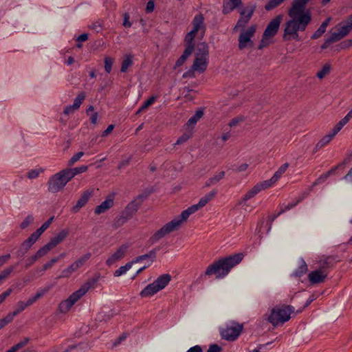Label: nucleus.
Listing matches in <instances>:
<instances>
[{
  "label": "nucleus",
  "instance_id": "nucleus-1",
  "mask_svg": "<svg viewBox=\"0 0 352 352\" xmlns=\"http://www.w3.org/2000/svg\"><path fill=\"white\" fill-rule=\"evenodd\" d=\"M311 0H294L287 14L289 19L284 25V41L299 40V32H304L311 21V13L306 9Z\"/></svg>",
  "mask_w": 352,
  "mask_h": 352
},
{
  "label": "nucleus",
  "instance_id": "nucleus-2",
  "mask_svg": "<svg viewBox=\"0 0 352 352\" xmlns=\"http://www.w3.org/2000/svg\"><path fill=\"white\" fill-rule=\"evenodd\" d=\"M216 195L217 191L213 190L204 195L200 199L199 201L197 204L192 205L186 210L182 211L180 215L175 217L172 221L168 222L160 229L157 230L150 237L149 242L151 244L155 243L170 232L178 230L180 227L187 221L190 215L205 206L209 201L214 198Z\"/></svg>",
  "mask_w": 352,
  "mask_h": 352
},
{
  "label": "nucleus",
  "instance_id": "nucleus-3",
  "mask_svg": "<svg viewBox=\"0 0 352 352\" xmlns=\"http://www.w3.org/2000/svg\"><path fill=\"white\" fill-rule=\"evenodd\" d=\"M243 259L242 254H236L228 257L222 258L209 265L205 271V276H214L217 279L224 278L231 269L239 264Z\"/></svg>",
  "mask_w": 352,
  "mask_h": 352
},
{
  "label": "nucleus",
  "instance_id": "nucleus-4",
  "mask_svg": "<svg viewBox=\"0 0 352 352\" xmlns=\"http://www.w3.org/2000/svg\"><path fill=\"white\" fill-rule=\"evenodd\" d=\"M100 278L99 275H95L89 278L78 290L73 292L66 300H63L58 306V310L62 314L68 312L72 306L91 288H94Z\"/></svg>",
  "mask_w": 352,
  "mask_h": 352
},
{
  "label": "nucleus",
  "instance_id": "nucleus-5",
  "mask_svg": "<svg viewBox=\"0 0 352 352\" xmlns=\"http://www.w3.org/2000/svg\"><path fill=\"white\" fill-rule=\"evenodd\" d=\"M208 46L206 43H199L195 54V60L192 65V69L199 73L204 72L208 65Z\"/></svg>",
  "mask_w": 352,
  "mask_h": 352
},
{
  "label": "nucleus",
  "instance_id": "nucleus-6",
  "mask_svg": "<svg viewBox=\"0 0 352 352\" xmlns=\"http://www.w3.org/2000/svg\"><path fill=\"white\" fill-rule=\"evenodd\" d=\"M294 311V308L290 305L276 306L271 310L267 320L273 326L283 324L290 319V315Z\"/></svg>",
  "mask_w": 352,
  "mask_h": 352
},
{
  "label": "nucleus",
  "instance_id": "nucleus-7",
  "mask_svg": "<svg viewBox=\"0 0 352 352\" xmlns=\"http://www.w3.org/2000/svg\"><path fill=\"white\" fill-rule=\"evenodd\" d=\"M65 169L52 176L48 182V190L51 192H58L62 190L66 184L71 181Z\"/></svg>",
  "mask_w": 352,
  "mask_h": 352
},
{
  "label": "nucleus",
  "instance_id": "nucleus-8",
  "mask_svg": "<svg viewBox=\"0 0 352 352\" xmlns=\"http://www.w3.org/2000/svg\"><path fill=\"white\" fill-rule=\"evenodd\" d=\"M243 329V324L235 321H230L220 328V335L223 340L234 341L240 336Z\"/></svg>",
  "mask_w": 352,
  "mask_h": 352
},
{
  "label": "nucleus",
  "instance_id": "nucleus-9",
  "mask_svg": "<svg viewBox=\"0 0 352 352\" xmlns=\"http://www.w3.org/2000/svg\"><path fill=\"white\" fill-rule=\"evenodd\" d=\"M256 25H251L246 30H243L239 36V49L240 50L254 47L252 38L256 32Z\"/></svg>",
  "mask_w": 352,
  "mask_h": 352
},
{
  "label": "nucleus",
  "instance_id": "nucleus-10",
  "mask_svg": "<svg viewBox=\"0 0 352 352\" xmlns=\"http://www.w3.org/2000/svg\"><path fill=\"white\" fill-rule=\"evenodd\" d=\"M91 254L87 252L82 256L76 260L69 266L63 270L61 274L58 276V278H69L70 276L78 269L81 268L91 258Z\"/></svg>",
  "mask_w": 352,
  "mask_h": 352
},
{
  "label": "nucleus",
  "instance_id": "nucleus-11",
  "mask_svg": "<svg viewBox=\"0 0 352 352\" xmlns=\"http://www.w3.org/2000/svg\"><path fill=\"white\" fill-rule=\"evenodd\" d=\"M261 190L254 185L251 189L238 200L236 206H241L242 209L247 212H251L254 209V207L248 202L250 199L254 198Z\"/></svg>",
  "mask_w": 352,
  "mask_h": 352
},
{
  "label": "nucleus",
  "instance_id": "nucleus-12",
  "mask_svg": "<svg viewBox=\"0 0 352 352\" xmlns=\"http://www.w3.org/2000/svg\"><path fill=\"white\" fill-rule=\"evenodd\" d=\"M282 20L283 15L281 14L277 15L272 19L267 25L263 32V34H265V36H268L271 38L274 36L279 29Z\"/></svg>",
  "mask_w": 352,
  "mask_h": 352
},
{
  "label": "nucleus",
  "instance_id": "nucleus-13",
  "mask_svg": "<svg viewBox=\"0 0 352 352\" xmlns=\"http://www.w3.org/2000/svg\"><path fill=\"white\" fill-rule=\"evenodd\" d=\"M255 5H249L245 10H242L241 12V17L237 21V23L235 25L234 29H237L239 28H244L251 19L255 10Z\"/></svg>",
  "mask_w": 352,
  "mask_h": 352
},
{
  "label": "nucleus",
  "instance_id": "nucleus-14",
  "mask_svg": "<svg viewBox=\"0 0 352 352\" xmlns=\"http://www.w3.org/2000/svg\"><path fill=\"white\" fill-rule=\"evenodd\" d=\"M128 248L126 245H120L117 250L107 258L106 264L108 266H111L117 261L122 259L126 253Z\"/></svg>",
  "mask_w": 352,
  "mask_h": 352
},
{
  "label": "nucleus",
  "instance_id": "nucleus-15",
  "mask_svg": "<svg viewBox=\"0 0 352 352\" xmlns=\"http://www.w3.org/2000/svg\"><path fill=\"white\" fill-rule=\"evenodd\" d=\"M327 274L328 272H324L318 269L311 272L308 274V279L312 285L318 284L325 281Z\"/></svg>",
  "mask_w": 352,
  "mask_h": 352
},
{
  "label": "nucleus",
  "instance_id": "nucleus-16",
  "mask_svg": "<svg viewBox=\"0 0 352 352\" xmlns=\"http://www.w3.org/2000/svg\"><path fill=\"white\" fill-rule=\"evenodd\" d=\"M341 129H342L336 124L327 135L319 140L316 145V148L319 149L328 144Z\"/></svg>",
  "mask_w": 352,
  "mask_h": 352
},
{
  "label": "nucleus",
  "instance_id": "nucleus-17",
  "mask_svg": "<svg viewBox=\"0 0 352 352\" xmlns=\"http://www.w3.org/2000/svg\"><path fill=\"white\" fill-rule=\"evenodd\" d=\"M94 192L93 190H87L82 192L80 197L77 201L76 204L72 208V210L74 213L78 212L89 201Z\"/></svg>",
  "mask_w": 352,
  "mask_h": 352
},
{
  "label": "nucleus",
  "instance_id": "nucleus-18",
  "mask_svg": "<svg viewBox=\"0 0 352 352\" xmlns=\"http://www.w3.org/2000/svg\"><path fill=\"white\" fill-rule=\"evenodd\" d=\"M38 239L36 236L32 234L30 236L21 244L20 249L17 251V255L19 256H24Z\"/></svg>",
  "mask_w": 352,
  "mask_h": 352
},
{
  "label": "nucleus",
  "instance_id": "nucleus-19",
  "mask_svg": "<svg viewBox=\"0 0 352 352\" xmlns=\"http://www.w3.org/2000/svg\"><path fill=\"white\" fill-rule=\"evenodd\" d=\"M350 31L351 30L346 25H342L341 27H337L336 31L331 33L329 37L335 43L346 36L349 33Z\"/></svg>",
  "mask_w": 352,
  "mask_h": 352
},
{
  "label": "nucleus",
  "instance_id": "nucleus-20",
  "mask_svg": "<svg viewBox=\"0 0 352 352\" xmlns=\"http://www.w3.org/2000/svg\"><path fill=\"white\" fill-rule=\"evenodd\" d=\"M281 176L282 175L278 172L276 171L274 175L270 179L258 183L256 184V186L261 190H265L274 184Z\"/></svg>",
  "mask_w": 352,
  "mask_h": 352
},
{
  "label": "nucleus",
  "instance_id": "nucleus-21",
  "mask_svg": "<svg viewBox=\"0 0 352 352\" xmlns=\"http://www.w3.org/2000/svg\"><path fill=\"white\" fill-rule=\"evenodd\" d=\"M113 206V199L111 197H107L94 210L96 214L104 213Z\"/></svg>",
  "mask_w": 352,
  "mask_h": 352
},
{
  "label": "nucleus",
  "instance_id": "nucleus-22",
  "mask_svg": "<svg viewBox=\"0 0 352 352\" xmlns=\"http://www.w3.org/2000/svg\"><path fill=\"white\" fill-rule=\"evenodd\" d=\"M204 21V18L202 14L196 15L192 21L193 29L192 30L195 31L196 33L201 31V34L203 35L205 32Z\"/></svg>",
  "mask_w": 352,
  "mask_h": 352
},
{
  "label": "nucleus",
  "instance_id": "nucleus-23",
  "mask_svg": "<svg viewBox=\"0 0 352 352\" xmlns=\"http://www.w3.org/2000/svg\"><path fill=\"white\" fill-rule=\"evenodd\" d=\"M68 234L69 231L67 230H61L56 236L51 239L50 242H48L49 245L52 249L54 248L67 236Z\"/></svg>",
  "mask_w": 352,
  "mask_h": 352
},
{
  "label": "nucleus",
  "instance_id": "nucleus-24",
  "mask_svg": "<svg viewBox=\"0 0 352 352\" xmlns=\"http://www.w3.org/2000/svg\"><path fill=\"white\" fill-rule=\"evenodd\" d=\"M334 263L335 259L333 256H323L319 261V269L327 272V270L332 267Z\"/></svg>",
  "mask_w": 352,
  "mask_h": 352
},
{
  "label": "nucleus",
  "instance_id": "nucleus-25",
  "mask_svg": "<svg viewBox=\"0 0 352 352\" xmlns=\"http://www.w3.org/2000/svg\"><path fill=\"white\" fill-rule=\"evenodd\" d=\"M171 280V276L168 274H164L160 276L155 281L154 283L157 289L161 291L163 289Z\"/></svg>",
  "mask_w": 352,
  "mask_h": 352
},
{
  "label": "nucleus",
  "instance_id": "nucleus-26",
  "mask_svg": "<svg viewBox=\"0 0 352 352\" xmlns=\"http://www.w3.org/2000/svg\"><path fill=\"white\" fill-rule=\"evenodd\" d=\"M158 292H160V289H157L154 282H153L141 291L140 296L142 298L151 297L157 294Z\"/></svg>",
  "mask_w": 352,
  "mask_h": 352
},
{
  "label": "nucleus",
  "instance_id": "nucleus-27",
  "mask_svg": "<svg viewBox=\"0 0 352 352\" xmlns=\"http://www.w3.org/2000/svg\"><path fill=\"white\" fill-rule=\"evenodd\" d=\"M32 305V304L29 299L26 302L21 300L19 301L16 305L15 310L12 312L9 313V315L12 316V319H14V316L18 315L19 313L22 312L28 307L31 306Z\"/></svg>",
  "mask_w": 352,
  "mask_h": 352
},
{
  "label": "nucleus",
  "instance_id": "nucleus-28",
  "mask_svg": "<svg viewBox=\"0 0 352 352\" xmlns=\"http://www.w3.org/2000/svg\"><path fill=\"white\" fill-rule=\"evenodd\" d=\"M241 3V0H226L223 3V12L228 14Z\"/></svg>",
  "mask_w": 352,
  "mask_h": 352
},
{
  "label": "nucleus",
  "instance_id": "nucleus-29",
  "mask_svg": "<svg viewBox=\"0 0 352 352\" xmlns=\"http://www.w3.org/2000/svg\"><path fill=\"white\" fill-rule=\"evenodd\" d=\"M331 20V18L328 17L324 21H323L317 30L311 35V38L317 39L320 38L326 32L327 27L329 25Z\"/></svg>",
  "mask_w": 352,
  "mask_h": 352
},
{
  "label": "nucleus",
  "instance_id": "nucleus-30",
  "mask_svg": "<svg viewBox=\"0 0 352 352\" xmlns=\"http://www.w3.org/2000/svg\"><path fill=\"white\" fill-rule=\"evenodd\" d=\"M204 116V111L201 109L197 110L194 116H192L187 122L186 126L188 129H192L193 131L194 126L197 124L198 120H199L202 116Z\"/></svg>",
  "mask_w": 352,
  "mask_h": 352
},
{
  "label": "nucleus",
  "instance_id": "nucleus-31",
  "mask_svg": "<svg viewBox=\"0 0 352 352\" xmlns=\"http://www.w3.org/2000/svg\"><path fill=\"white\" fill-rule=\"evenodd\" d=\"M192 52L193 47H192L191 45L189 47H186L183 54L176 61L175 68L182 66L185 63L188 57L192 53Z\"/></svg>",
  "mask_w": 352,
  "mask_h": 352
},
{
  "label": "nucleus",
  "instance_id": "nucleus-32",
  "mask_svg": "<svg viewBox=\"0 0 352 352\" xmlns=\"http://www.w3.org/2000/svg\"><path fill=\"white\" fill-rule=\"evenodd\" d=\"M88 166L82 165L73 168H66L69 177L72 179L76 175L85 173L87 170Z\"/></svg>",
  "mask_w": 352,
  "mask_h": 352
},
{
  "label": "nucleus",
  "instance_id": "nucleus-33",
  "mask_svg": "<svg viewBox=\"0 0 352 352\" xmlns=\"http://www.w3.org/2000/svg\"><path fill=\"white\" fill-rule=\"evenodd\" d=\"M193 131L192 129H186V131L180 136L175 142V145H180L187 142L190 138H192Z\"/></svg>",
  "mask_w": 352,
  "mask_h": 352
},
{
  "label": "nucleus",
  "instance_id": "nucleus-34",
  "mask_svg": "<svg viewBox=\"0 0 352 352\" xmlns=\"http://www.w3.org/2000/svg\"><path fill=\"white\" fill-rule=\"evenodd\" d=\"M53 220L54 217H50L46 222H45L38 229H37L32 234L38 239L40 236L49 228Z\"/></svg>",
  "mask_w": 352,
  "mask_h": 352
},
{
  "label": "nucleus",
  "instance_id": "nucleus-35",
  "mask_svg": "<svg viewBox=\"0 0 352 352\" xmlns=\"http://www.w3.org/2000/svg\"><path fill=\"white\" fill-rule=\"evenodd\" d=\"M129 219H131V214H123V215L116 217L113 222V226L115 228H118L123 226Z\"/></svg>",
  "mask_w": 352,
  "mask_h": 352
},
{
  "label": "nucleus",
  "instance_id": "nucleus-36",
  "mask_svg": "<svg viewBox=\"0 0 352 352\" xmlns=\"http://www.w3.org/2000/svg\"><path fill=\"white\" fill-rule=\"evenodd\" d=\"M140 206V203H138L136 201H131L126 206L124 214H131V217L132 215L138 210Z\"/></svg>",
  "mask_w": 352,
  "mask_h": 352
},
{
  "label": "nucleus",
  "instance_id": "nucleus-37",
  "mask_svg": "<svg viewBox=\"0 0 352 352\" xmlns=\"http://www.w3.org/2000/svg\"><path fill=\"white\" fill-rule=\"evenodd\" d=\"M50 289V287H46L43 289H40L37 291V292L34 294V296L29 298L32 304L33 305L38 299L43 297L45 294H47Z\"/></svg>",
  "mask_w": 352,
  "mask_h": 352
},
{
  "label": "nucleus",
  "instance_id": "nucleus-38",
  "mask_svg": "<svg viewBox=\"0 0 352 352\" xmlns=\"http://www.w3.org/2000/svg\"><path fill=\"white\" fill-rule=\"evenodd\" d=\"M156 100L157 96H151L150 98H148L146 101L144 102V104L136 112V114H140L141 112L146 111L150 106H151L155 102Z\"/></svg>",
  "mask_w": 352,
  "mask_h": 352
},
{
  "label": "nucleus",
  "instance_id": "nucleus-39",
  "mask_svg": "<svg viewBox=\"0 0 352 352\" xmlns=\"http://www.w3.org/2000/svg\"><path fill=\"white\" fill-rule=\"evenodd\" d=\"M308 270L307 265L305 261H300L298 268L295 271L294 275L297 277H300L305 274Z\"/></svg>",
  "mask_w": 352,
  "mask_h": 352
},
{
  "label": "nucleus",
  "instance_id": "nucleus-40",
  "mask_svg": "<svg viewBox=\"0 0 352 352\" xmlns=\"http://www.w3.org/2000/svg\"><path fill=\"white\" fill-rule=\"evenodd\" d=\"M52 250L51 246L47 243L45 245H43L42 248H41L36 253L35 255L37 256V258L39 259L44 256L47 255L48 252Z\"/></svg>",
  "mask_w": 352,
  "mask_h": 352
},
{
  "label": "nucleus",
  "instance_id": "nucleus-41",
  "mask_svg": "<svg viewBox=\"0 0 352 352\" xmlns=\"http://www.w3.org/2000/svg\"><path fill=\"white\" fill-rule=\"evenodd\" d=\"M30 340L28 338H25L22 341L19 342L16 344L12 346L9 350L6 352H16L19 349L24 347L28 342Z\"/></svg>",
  "mask_w": 352,
  "mask_h": 352
},
{
  "label": "nucleus",
  "instance_id": "nucleus-42",
  "mask_svg": "<svg viewBox=\"0 0 352 352\" xmlns=\"http://www.w3.org/2000/svg\"><path fill=\"white\" fill-rule=\"evenodd\" d=\"M133 265V263H127L125 265L121 266L118 270H116L114 272L115 276H120L124 274L128 270H129Z\"/></svg>",
  "mask_w": 352,
  "mask_h": 352
},
{
  "label": "nucleus",
  "instance_id": "nucleus-43",
  "mask_svg": "<svg viewBox=\"0 0 352 352\" xmlns=\"http://www.w3.org/2000/svg\"><path fill=\"white\" fill-rule=\"evenodd\" d=\"M132 63V56L130 55H126L122 61L121 72H126L129 67L131 66Z\"/></svg>",
  "mask_w": 352,
  "mask_h": 352
},
{
  "label": "nucleus",
  "instance_id": "nucleus-44",
  "mask_svg": "<svg viewBox=\"0 0 352 352\" xmlns=\"http://www.w3.org/2000/svg\"><path fill=\"white\" fill-rule=\"evenodd\" d=\"M58 261H59V257H54V258H52L48 262H47L46 263H45L43 265V267H42L41 270H40V272H42V274H43L44 272L51 269L53 267V265L55 263H56L57 262H58Z\"/></svg>",
  "mask_w": 352,
  "mask_h": 352
},
{
  "label": "nucleus",
  "instance_id": "nucleus-45",
  "mask_svg": "<svg viewBox=\"0 0 352 352\" xmlns=\"http://www.w3.org/2000/svg\"><path fill=\"white\" fill-rule=\"evenodd\" d=\"M330 70H331L330 65L325 64L322 67V69L319 72H317L316 76L319 79H322L323 78H324L330 72Z\"/></svg>",
  "mask_w": 352,
  "mask_h": 352
},
{
  "label": "nucleus",
  "instance_id": "nucleus-46",
  "mask_svg": "<svg viewBox=\"0 0 352 352\" xmlns=\"http://www.w3.org/2000/svg\"><path fill=\"white\" fill-rule=\"evenodd\" d=\"M196 33L195 31L191 30L190 32H188L186 37H185V42L186 43V47L192 46V47L194 48V44L192 43V41L194 38L195 37Z\"/></svg>",
  "mask_w": 352,
  "mask_h": 352
},
{
  "label": "nucleus",
  "instance_id": "nucleus-47",
  "mask_svg": "<svg viewBox=\"0 0 352 352\" xmlns=\"http://www.w3.org/2000/svg\"><path fill=\"white\" fill-rule=\"evenodd\" d=\"M85 98V94L83 92L79 93L76 98L74 99V104H72L74 107L79 109Z\"/></svg>",
  "mask_w": 352,
  "mask_h": 352
},
{
  "label": "nucleus",
  "instance_id": "nucleus-48",
  "mask_svg": "<svg viewBox=\"0 0 352 352\" xmlns=\"http://www.w3.org/2000/svg\"><path fill=\"white\" fill-rule=\"evenodd\" d=\"M14 269V266H10L6 269H4L3 271L0 273V283L6 279L9 275L13 272Z\"/></svg>",
  "mask_w": 352,
  "mask_h": 352
},
{
  "label": "nucleus",
  "instance_id": "nucleus-49",
  "mask_svg": "<svg viewBox=\"0 0 352 352\" xmlns=\"http://www.w3.org/2000/svg\"><path fill=\"white\" fill-rule=\"evenodd\" d=\"M284 0H269L268 3L265 6L266 10H271L278 6Z\"/></svg>",
  "mask_w": 352,
  "mask_h": 352
},
{
  "label": "nucleus",
  "instance_id": "nucleus-50",
  "mask_svg": "<svg viewBox=\"0 0 352 352\" xmlns=\"http://www.w3.org/2000/svg\"><path fill=\"white\" fill-rule=\"evenodd\" d=\"M333 172V170H331L328 172H327L326 173L322 175L321 176H320L313 184V186H316L318 184H320L322 182H324L327 178Z\"/></svg>",
  "mask_w": 352,
  "mask_h": 352
},
{
  "label": "nucleus",
  "instance_id": "nucleus-51",
  "mask_svg": "<svg viewBox=\"0 0 352 352\" xmlns=\"http://www.w3.org/2000/svg\"><path fill=\"white\" fill-rule=\"evenodd\" d=\"M84 155V153L82 151L78 152L74 155L70 160L68 161V166H72L76 162H77L82 156Z\"/></svg>",
  "mask_w": 352,
  "mask_h": 352
},
{
  "label": "nucleus",
  "instance_id": "nucleus-52",
  "mask_svg": "<svg viewBox=\"0 0 352 352\" xmlns=\"http://www.w3.org/2000/svg\"><path fill=\"white\" fill-rule=\"evenodd\" d=\"M43 171V170L42 168L32 169L27 173V177L30 179H36Z\"/></svg>",
  "mask_w": 352,
  "mask_h": 352
},
{
  "label": "nucleus",
  "instance_id": "nucleus-53",
  "mask_svg": "<svg viewBox=\"0 0 352 352\" xmlns=\"http://www.w3.org/2000/svg\"><path fill=\"white\" fill-rule=\"evenodd\" d=\"M104 69L107 73H110L111 71V67L113 65V63L114 62L113 58L111 57H105L104 58Z\"/></svg>",
  "mask_w": 352,
  "mask_h": 352
},
{
  "label": "nucleus",
  "instance_id": "nucleus-54",
  "mask_svg": "<svg viewBox=\"0 0 352 352\" xmlns=\"http://www.w3.org/2000/svg\"><path fill=\"white\" fill-rule=\"evenodd\" d=\"M352 118V109L342 118L337 124L342 129V127L348 123V122Z\"/></svg>",
  "mask_w": 352,
  "mask_h": 352
},
{
  "label": "nucleus",
  "instance_id": "nucleus-55",
  "mask_svg": "<svg viewBox=\"0 0 352 352\" xmlns=\"http://www.w3.org/2000/svg\"><path fill=\"white\" fill-rule=\"evenodd\" d=\"M243 121H244V117L237 116L236 118H234L233 119H232L230 121V122L228 123V126H229V127L232 128V127L239 125Z\"/></svg>",
  "mask_w": 352,
  "mask_h": 352
},
{
  "label": "nucleus",
  "instance_id": "nucleus-56",
  "mask_svg": "<svg viewBox=\"0 0 352 352\" xmlns=\"http://www.w3.org/2000/svg\"><path fill=\"white\" fill-rule=\"evenodd\" d=\"M225 176V172L221 171L218 173L217 174L214 175L213 177L210 178V182H212L213 184H217L219 182L221 179H222Z\"/></svg>",
  "mask_w": 352,
  "mask_h": 352
},
{
  "label": "nucleus",
  "instance_id": "nucleus-57",
  "mask_svg": "<svg viewBox=\"0 0 352 352\" xmlns=\"http://www.w3.org/2000/svg\"><path fill=\"white\" fill-rule=\"evenodd\" d=\"M34 221V217L32 215H28L21 223L20 227L22 229L26 228L29 225H30Z\"/></svg>",
  "mask_w": 352,
  "mask_h": 352
},
{
  "label": "nucleus",
  "instance_id": "nucleus-58",
  "mask_svg": "<svg viewBox=\"0 0 352 352\" xmlns=\"http://www.w3.org/2000/svg\"><path fill=\"white\" fill-rule=\"evenodd\" d=\"M13 320L12 316H10L9 314L6 315L2 319H0V329H3L6 325L10 323Z\"/></svg>",
  "mask_w": 352,
  "mask_h": 352
},
{
  "label": "nucleus",
  "instance_id": "nucleus-59",
  "mask_svg": "<svg viewBox=\"0 0 352 352\" xmlns=\"http://www.w3.org/2000/svg\"><path fill=\"white\" fill-rule=\"evenodd\" d=\"M270 38H271V37H270L268 36H265V34H263L261 43L259 44V45L258 46V49L261 50L263 47H267L270 44V41H269Z\"/></svg>",
  "mask_w": 352,
  "mask_h": 352
},
{
  "label": "nucleus",
  "instance_id": "nucleus-60",
  "mask_svg": "<svg viewBox=\"0 0 352 352\" xmlns=\"http://www.w3.org/2000/svg\"><path fill=\"white\" fill-rule=\"evenodd\" d=\"M130 16L129 14L127 12H125L123 14V23L122 25L126 28H129L132 25V23L129 21Z\"/></svg>",
  "mask_w": 352,
  "mask_h": 352
},
{
  "label": "nucleus",
  "instance_id": "nucleus-61",
  "mask_svg": "<svg viewBox=\"0 0 352 352\" xmlns=\"http://www.w3.org/2000/svg\"><path fill=\"white\" fill-rule=\"evenodd\" d=\"M299 202V201H297L296 202H292V203H289L288 204L284 206H282L281 208H280V210L279 212V214H281V213H283L287 210H289L290 209H292V208H294V206H296L297 205V204Z\"/></svg>",
  "mask_w": 352,
  "mask_h": 352
},
{
  "label": "nucleus",
  "instance_id": "nucleus-62",
  "mask_svg": "<svg viewBox=\"0 0 352 352\" xmlns=\"http://www.w3.org/2000/svg\"><path fill=\"white\" fill-rule=\"evenodd\" d=\"M141 256L142 257L143 260L151 258V262H153L156 257V251L154 250H151L148 253L141 255Z\"/></svg>",
  "mask_w": 352,
  "mask_h": 352
},
{
  "label": "nucleus",
  "instance_id": "nucleus-63",
  "mask_svg": "<svg viewBox=\"0 0 352 352\" xmlns=\"http://www.w3.org/2000/svg\"><path fill=\"white\" fill-rule=\"evenodd\" d=\"M38 258L35 255V254L30 257L28 258L26 260L27 263L25 264V267L28 268L32 266Z\"/></svg>",
  "mask_w": 352,
  "mask_h": 352
},
{
  "label": "nucleus",
  "instance_id": "nucleus-64",
  "mask_svg": "<svg viewBox=\"0 0 352 352\" xmlns=\"http://www.w3.org/2000/svg\"><path fill=\"white\" fill-rule=\"evenodd\" d=\"M222 350L221 347L217 344H211L209 346L207 352H221Z\"/></svg>",
  "mask_w": 352,
  "mask_h": 352
}]
</instances>
